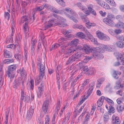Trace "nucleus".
I'll return each instance as SVG.
<instances>
[{
    "instance_id": "obj_1",
    "label": "nucleus",
    "mask_w": 124,
    "mask_h": 124,
    "mask_svg": "<svg viewBox=\"0 0 124 124\" xmlns=\"http://www.w3.org/2000/svg\"><path fill=\"white\" fill-rule=\"evenodd\" d=\"M53 15L58 20H57L53 19H50L48 21L47 25L45 26V30L50 27L53 24L55 25H59L60 27H64V23L66 22V19L55 14H53Z\"/></svg>"
},
{
    "instance_id": "obj_2",
    "label": "nucleus",
    "mask_w": 124,
    "mask_h": 124,
    "mask_svg": "<svg viewBox=\"0 0 124 124\" xmlns=\"http://www.w3.org/2000/svg\"><path fill=\"white\" fill-rule=\"evenodd\" d=\"M64 11L65 16L67 17L73 21L75 23H77L78 21L77 18L78 15L75 12L69 7H67L64 10Z\"/></svg>"
},
{
    "instance_id": "obj_3",
    "label": "nucleus",
    "mask_w": 124,
    "mask_h": 124,
    "mask_svg": "<svg viewBox=\"0 0 124 124\" xmlns=\"http://www.w3.org/2000/svg\"><path fill=\"white\" fill-rule=\"evenodd\" d=\"M40 67L39 72V76H36L35 78V84L36 85H38L43 78L44 75L45 67L44 64L39 65Z\"/></svg>"
},
{
    "instance_id": "obj_4",
    "label": "nucleus",
    "mask_w": 124,
    "mask_h": 124,
    "mask_svg": "<svg viewBox=\"0 0 124 124\" xmlns=\"http://www.w3.org/2000/svg\"><path fill=\"white\" fill-rule=\"evenodd\" d=\"M82 55V53L81 52L79 51H77L67 61L66 64H68L79 59L81 57Z\"/></svg>"
},
{
    "instance_id": "obj_5",
    "label": "nucleus",
    "mask_w": 124,
    "mask_h": 124,
    "mask_svg": "<svg viewBox=\"0 0 124 124\" xmlns=\"http://www.w3.org/2000/svg\"><path fill=\"white\" fill-rule=\"evenodd\" d=\"M97 37L100 39L105 41H108L110 39L108 36L104 34L101 32L97 31L96 32Z\"/></svg>"
},
{
    "instance_id": "obj_6",
    "label": "nucleus",
    "mask_w": 124,
    "mask_h": 124,
    "mask_svg": "<svg viewBox=\"0 0 124 124\" xmlns=\"http://www.w3.org/2000/svg\"><path fill=\"white\" fill-rule=\"evenodd\" d=\"M60 101H58L57 102V105L55 109V113L54 114L52 120V122L53 124H54L56 123L55 121V118L56 117V115L58 114V111L59 110L61 107Z\"/></svg>"
},
{
    "instance_id": "obj_7",
    "label": "nucleus",
    "mask_w": 124,
    "mask_h": 124,
    "mask_svg": "<svg viewBox=\"0 0 124 124\" xmlns=\"http://www.w3.org/2000/svg\"><path fill=\"white\" fill-rule=\"evenodd\" d=\"M34 108L33 106H31L27 112L26 116V119L28 120L31 119L34 113Z\"/></svg>"
},
{
    "instance_id": "obj_8",
    "label": "nucleus",
    "mask_w": 124,
    "mask_h": 124,
    "mask_svg": "<svg viewBox=\"0 0 124 124\" xmlns=\"http://www.w3.org/2000/svg\"><path fill=\"white\" fill-rule=\"evenodd\" d=\"M44 84L43 82H41L40 86L38 87L37 92V95L38 97L40 98L43 93Z\"/></svg>"
},
{
    "instance_id": "obj_9",
    "label": "nucleus",
    "mask_w": 124,
    "mask_h": 124,
    "mask_svg": "<svg viewBox=\"0 0 124 124\" xmlns=\"http://www.w3.org/2000/svg\"><path fill=\"white\" fill-rule=\"evenodd\" d=\"M77 49L75 48L74 46H71L70 48H67L65 53L66 57H68L71 54V53H74L75 51H76Z\"/></svg>"
},
{
    "instance_id": "obj_10",
    "label": "nucleus",
    "mask_w": 124,
    "mask_h": 124,
    "mask_svg": "<svg viewBox=\"0 0 124 124\" xmlns=\"http://www.w3.org/2000/svg\"><path fill=\"white\" fill-rule=\"evenodd\" d=\"M49 101L48 100L46 99L44 102L43 105L42 109L44 114H45L47 112L48 107L49 106Z\"/></svg>"
},
{
    "instance_id": "obj_11",
    "label": "nucleus",
    "mask_w": 124,
    "mask_h": 124,
    "mask_svg": "<svg viewBox=\"0 0 124 124\" xmlns=\"http://www.w3.org/2000/svg\"><path fill=\"white\" fill-rule=\"evenodd\" d=\"M21 100L22 101L24 100L25 102H28L29 101V97L26 93H24L23 91H22L21 93Z\"/></svg>"
},
{
    "instance_id": "obj_12",
    "label": "nucleus",
    "mask_w": 124,
    "mask_h": 124,
    "mask_svg": "<svg viewBox=\"0 0 124 124\" xmlns=\"http://www.w3.org/2000/svg\"><path fill=\"white\" fill-rule=\"evenodd\" d=\"M72 35L70 34H68L66 35V36L64 37L61 38L58 40V42L59 43H67V41L68 40L67 37L68 38L71 37Z\"/></svg>"
},
{
    "instance_id": "obj_13",
    "label": "nucleus",
    "mask_w": 124,
    "mask_h": 124,
    "mask_svg": "<svg viewBox=\"0 0 124 124\" xmlns=\"http://www.w3.org/2000/svg\"><path fill=\"white\" fill-rule=\"evenodd\" d=\"M23 29L25 36L27 37H28L29 34V29L28 25V23L27 22H25L23 25Z\"/></svg>"
},
{
    "instance_id": "obj_14",
    "label": "nucleus",
    "mask_w": 124,
    "mask_h": 124,
    "mask_svg": "<svg viewBox=\"0 0 124 124\" xmlns=\"http://www.w3.org/2000/svg\"><path fill=\"white\" fill-rule=\"evenodd\" d=\"M82 49L84 50L86 54H88L91 52H92L93 50V48H91L89 46L87 45H84Z\"/></svg>"
},
{
    "instance_id": "obj_15",
    "label": "nucleus",
    "mask_w": 124,
    "mask_h": 124,
    "mask_svg": "<svg viewBox=\"0 0 124 124\" xmlns=\"http://www.w3.org/2000/svg\"><path fill=\"white\" fill-rule=\"evenodd\" d=\"M115 55L116 56L117 59L118 60L120 59L121 60V62L124 64V53L121 54L119 52H116L115 53Z\"/></svg>"
},
{
    "instance_id": "obj_16",
    "label": "nucleus",
    "mask_w": 124,
    "mask_h": 124,
    "mask_svg": "<svg viewBox=\"0 0 124 124\" xmlns=\"http://www.w3.org/2000/svg\"><path fill=\"white\" fill-rule=\"evenodd\" d=\"M3 67V64H0V87H2L3 83L2 76L3 73V70L2 69Z\"/></svg>"
},
{
    "instance_id": "obj_17",
    "label": "nucleus",
    "mask_w": 124,
    "mask_h": 124,
    "mask_svg": "<svg viewBox=\"0 0 124 124\" xmlns=\"http://www.w3.org/2000/svg\"><path fill=\"white\" fill-rule=\"evenodd\" d=\"M103 21L104 23L109 26H112L114 25V22L110 19L105 18L103 19Z\"/></svg>"
},
{
    "instance_id": "obj_18",
    "label": "nucleus",
    "mask_w": 124,
    "mask_h": 124,
    "mask_svg": "<svg viewBox=\"0 0 124 124\" xmlns=\"http://www.w3.org/2000/svg\"><path fill=\"white\" fill-rule=\"evenodd\" d=\"M73 28L75 29H78L82 31H85L86 29L85 27L83 26V25L80 24H75L73 26Z\"/></svg>"
},
{
    "instance_id": "obj_19",
    "label": "nucleus",
    "mask_w": 124,
    "mask_h": 124,
    "mask_svg": "<svg viewBox=\"0 0 124 124\" xmlns=\"http://www.w3.org/2000/svg\"><path fill=\"white\" fill-rule=\"evenodd\" d=\"M112 122L113 124H120V121L118 117H116L114 115L112 117Z\"/></svg>"
},
{
    "instance_id": "obj_20",
    "label": "nucleus",
    "mask_w": 124,
    "mask_h": 124,
    "mask_svg": "<svg viewBox=\"0 0 124 124\" xmlns=\"http://www.w3.org/2000/svg\"><path fill=\"white\" fill-rule=\"evenodd\" d=\"M93 55L94 58L99 59H102L103 57L102 54L99 51L97 52L94 53Z\"/></svg>"
},
{
    "instance_id": "obj_21",
    "label": "nucleus",
    "mask_w": 124,
    "mask_h": 124,
    "mask_svg": "<svg viewBox=\"0 0 124 124\" xmlns=\"http://www.w3.org/2000/svg\"><path fill=\"white\" fill-rule=\"evenodd\" d=\"M21 81L20 79H16L14 81L13 84L14 88L16 89L20 85V83Z\"/></svg>"
},
{
    "instance_id": "obj_22",
    "label": "nucleus",
    "mask_w": 124,
    "mask_h": 124,
    "mask_svg": "<svg viewBox=\"0 0 124 124\" xmlns=\"http://www.w3.org/2000/svg\"><path fill=\"white\" fill-rule=\"evenodd\" d=\"M79 15L84 22H85L86 23H87L89 21L88 18L86 17L85 15L82 13H80Z\"/></svg>"
},
{
    "instance_id": "obj_23",
    "label": "nucleus",
    "mask_w": 124,
    "mask_h": 124,
    "mask_svg": "<svg viewBox=\"0 0 124 124\" xmlns=\"http://www.w3.org/2000/svg\"><path fill=\"white\" fill-rule=\"evenodd\" d=\"M113 46L112 45H104L103 48L106 51L111 52L113 50Z\"/></svg>"
},
{
    "instance_id": "obj_24",
    "label": "nucleus",
    "mask_w": 124,
    "mask_h": 124,
    "mask_svg": "<svg viewBox=\"0 0 124 124\" xmlns=\"http://www.w3.org/2000/svg\"><path fill=\"white\" fill-rule=\"evenodd\" d=\"M23 67L20 68L18 69L17 71V73H20V75L22 77H25L26 76V73Z\"/></svg>"
},
{
    "instance_id": "obj_25",
    "label": "nucleus",
    "mask_w": 124,
    "mask_h": 124,
    "mask_svg": "<svg viewBox=\"0 0 124 124\" xmlns=\"http://www.w3.org/2000/svg\"><path fill=\"white\" fill-rule=\"evenodd\" d=\"M94 82H92L90 84L89 86V88L88 91V94L90 95L92 93L95 85Z\"/></svg>"
},
{
    "instance_id": "obj_26",
    "label": "nucleus",
    "mask_w": 124,
    "mask_h": 124,
    "mask_svg": "<svg viewBox=\"0 0 124 124\" xmlns=\"http://www.w3.org/2000/svg\"><path fill=\"white\" fill-rule=\"evenodd\" d=\"M105 97L104 96H102L98 101L97 105L99 107L101 106L103 104Z\"/></svg>"
},
{
    "instance_id": "obj_27",
    "label": "nucleus",
    "mask_w": 124,
    "mask_h": 124,
    "mask_svg": "<svg viewBox=\"0 0 124 124\" xmlns=\"http://www.w3.org/2000/svg\"><path fill=\"white\" fill-rule=\"evenodd\" d=\"M7 74L8 77L10 79L13 78L14 76V72L8 70Z\"/></svg>"
},
{
    "instance_id": "obj_28",
    "label": "nucleus",
    "mask_w": 124,
    "mask_h": 124,
    "mask_svg": "<svg viewBox=\"0 0 124 124\" xmlns=\"http://www.w3.org/2000/svg\"><path fill=\"white\" fill-rule=\"evenodd\" d=\"M116 45L117 47L123 48L124 47V42L120 41H118L116 42Z\"/></svg>"
},
{
    "instance_id": "obj_29",
    "label": "nucleus",
    "mask_w": 124,
    "mask_h": 124,
    "mask_svg": "<svg viewBox=\"0 0 124 124\" xmlns=\"http://www.w3.org/2000/svg\"><path fill=\"white\" fill-rule=\"evenodd\" d=\"M89 70L87 74L90 75H93L96 73V70L93 68H91L89 69Z\"/></svg>"
},
{
    "instance_id": "obj_30",
    "label": "nucleus",
    "mask_w": 124,
    "mask_h": 124,
    "mask_svg": "<svg viewBox=\"0 0 124 124\" xmlns=\"http://www.w3.org/2000/svg\"><path fill=\"white\" fill-rule=\"evenodd\" d=\"M17 67L16 64H13L9 66L8 67V70L14 72V70L16 69Z\"/></svg>"
},
{
    "instance_id": "obj_31",
    "label": "nucleus",
    "mask_w": 124,
    "mask_h": 124,
    "mask_svg": "<svg viewBox=\"0 0 124 124\" xmlns=\"http://www.w3.org/2000/svg\"><path fill=\"white\" fill-rule=\"evenodd\" d=\"M76 37H78L80 38L84 39L85 37V35L84 33L81 32H77L76 35Z\"/></svg>"
},
{
    "instance_id": "obj_32",
    "label": "nucleus",
    "mask_w": 124,
    "mask_h": 124,
    "mask_svg": "<svg viewBox=\"0 0 124 124\" xmlns=\"http://www.w3.org/2000/svg\"><path fill=\"white\" fill-rule=\"evenodd\" d=\"M116 27L121 28H124V23L122 22H119L115 25Z\"/></svg>"
},
{
    "instance_id": "obj_33",
    "label": "nucleus",
    "mask_w": 124,
    "mask_h": 124,
    "mask_svg": "<svg viewBox=\"0 0 124 124\" xmlns=\"http://www.w3.org/2000/svg\"><path fill=\"white\" fill-rule=\"evenodd\" d=\"M124 108V105L123 104L117 105L116 109L118 112H121Z\"/></svg>"
},
{
    "instance_id": "obj_34",
    "label": "nucleus",
    "mask_w": 124,
    "mask_h": 124,
    "mask_svg": "<svg viewBox=\"0 0 124 124\" xmlns=\"http://www.w3.org/2000/svg\"><path fill=\"white\" fill-rule=\"evenodd\" d=\"M76 5L83 11H84L85 10V7H84L81 3L78 2L77 3Z\"/></svg>"
},
{
    "instance_id": "obj_35",
    "label": "nucleus",
    "mask_w": 124,
    "mask_h": 124,
    "mask_svg": "<svg viewBox=\"0 0 124 124\" xmlns=\"http://www.w3.org/2000/svg\"><path fill=\"white\" fill-rule=\"evenodd\" d=\"M4 56L6 58H9L11 57L12 56V54L9 51L7 50H6L5 51Z\"/></svg>"
},
{
    "instance_id": "obj_36",
    "label": "nucleus",
    "mask_w": 124,
    "mask_h": 124,
    "mask_svg": "<svg viewBox=\"0 0 124 124\" xmlns=\"http://www.w3.org/2000/svg\"><path fill=\"white\" fill-rule=\"evenodd\" d=\"M107 3L110 5L115 7L116 6V4L113 0H105Z\"/></svg>"
},
{
    "instance_id": "obj_37",
    "label": "nucleus",
    "mask_w": 124,
    "mask_h": 124,
    "mask_svg": "<svg viewBox=\"0 0 124 124\" xmlns=\"http://www.w3.org/2000/svg\"><path fill=\"white\" fill-rule=\"evenodd\" d=\"M46 4H44L42 6L36 8V9L37 10L40 11L43 9L44 8H46Z\"/></svg>"
},
{
    "instance_id": "obj_38",
    "label": "nucleus",
    "mask_w": 124,
    "mask_h": 124,
    "mask_svg": "<svg viewBox=\"0 0 124 124\" xmlns=\"http://www.w3.org/2000/svg\"><path fill=\"white\" fill-rule=\"evenodd\" d=\"M104 121L105 123L108 122L109 120V117L108 115L107 114H105L104 116Z\"/></svg>"
},
{
    "instance_id": "obj_39",
    "label": "nucleus",
    "mask_w": 124,
    "mask_h": 124,
    "mask_svg": "<svg viewBox=\"0 0 124 124\" xmlns=\"http://www.w3.org/2000/svg\"><path fill=\"white\" fill-rule=\"evenodd\" d=\"M121 74V72H120L117 73L116 71H113V76L114 78L116 79H117L118 78V77L117 75V74H118L120 75Z\"/></svg>"
},
{
    "instance_id": "obj_40",
    "label": "nucleus",
    "mask_w": 124,
    "mask_h": 124,
    "mask_svg": "<svg viewBox=\"0 0 124 124\" xmlns=\"http://www.w3.org/2000/svg\"><path fill=\"white\" fill-rule=\"evenodd\" d=\"M14 60L13 59H7L5 60L4 62V63L6 64H8L9 63L14 62Z\"/></svg>"
},
{
    "instance_id": "obj_41",
    "label": "nucleus",
    "mask_w": 124,
    "mask_h": 124,
    "mask_svg": "<svg viewBox=\"0 0 124 124\" xmlns=\"http://www.w3.org/2000/svg\"><path fill=\"white\" fill-rule=\"evenodd\" d=\"M45 124H49L50 123V119L48 115H47L45 117Z\"/></svg>"
},
{
    "instance_id": "obj_42",
    "label": "nucleus",
    "mask_w": 124,
    "mask_h": 124,
    "mask_svg": "<svg viewBox=\"0 0 124 124\" xmlns=\"http://www.w3.org/2000/svg\"><path fill=\"white\" fill-rule=\"evenodd\" d=\"M79 41L78 39H75L71 41V45H74L76 46L77 44L78 43Z\"/></svg>"
},
{
    "instance_id": "obj_43",
    "label": "nucleus",
    "mask_w": 124,
    "mask_h": 124,
    "mask_svg": "<svg viewBox=\"0 0 124 124\" xmlns=\"http://www.w3.org/2000/svg\"><path fill=\"white\" fill-rule=\"evenodd\" d=\"M61 45L60 44L55 43L52 45V48L50 49V50L57 48L59 47Z\"/></svg>"
},
{
    "instance_id": "obj_44",
    "label": "nucleus",
    "mask_w": 124,
    "mask_h": 124,
    "mask_svg": "<svg viewBox=\"0 0 124 124\" xmlns=\"http://www.w3.org/2000/svg\"><path fill=\"white\" fill-rule=\"evenodd\" d=\"M14 19H13L12 20V22L11 23V30H12V33L11 34V35L12 36H13V33L14 31H15V23H14L13 21Z\"/></svg>"
},
{
    "instance_id": "obj_45",
    "label": "nucleus",
    "mask_w": 124,
    "mask_h": 124,
    "mask_svg": "<svg viewBox=\"0 0 124 124\" xmlns=\"http://www.w3.org/2000/svg\"><path fill=\"white\" fill-rule=\"evenodd\" d=\"M109 109L108 110V112L109 113H113L115 111V110L113 107L110 105L109 106Z\"/></svg>"
},
{
    "instance_id": "obj_46",
    "label": "nucleus",
    "mask_w": 124,
    "mask_h": 124,
    "mask_svg": "<svg viewBox=\"0 0 124 124\" xmlns=\"http://www.w3.org/2000/svg\"><path fill=\"white\" fill-rule=\"evenodd\" d=\"M90 119L89 114H88L86 115L85 117V118L84 123L85 124H87L88 123V121Z\"/></svg>"
},
{
    "instance_id": "obj_47",
    "label": "nucleus",
    "mask_w": 124,
    "mask_h": 124,
    "mask_svg": "<svg viewBox=\"0 0 124 124\" xmlns=\"http://www.w3.org/2000/svg\"><path fill=\"white\" fill-rule=\"evenodd\" d=\"M37 41L35 39H32L31 40V47L35 48V44L36 43Z\"/></svg>"
},
{
    "instance_id": "obj_48",
    "label": "nucleus",
    "mask_w": 124,
    "mask_h": 124,
    "mask_svg": "<svg viewBox=\"0 0 124 124\" xmlns=\"http://www.w3.org/2000/svg\"><path fill=\"white\" fill-rule=\"evenodd\" d=\"M104 79L102 80V79H100V80H98L96 84L97 87L99 88L100 87L101 84L102 82L103 81H104Z\"/></svg>"
},
{
    "instance_id": "obj_49",
    "label": "nucleus",
    "mask_w": 124,
    "mask_h": 124,
    "mask_svg": "<svg viewBox=\"0 0 124 124\" xmlns=\"http://www.w3.org/2000/svg\"><path fill=\"white\" fill-rule=\"evenodd\" d=\"M61 44H62L61 45V47L62 48L61 50V53L64 52L65 51V50L66 49V47L65 44L67 43H62Z\"/></svg>"
},
{
    "instance_id": "obj_50",
    "label": "nucleus",
    "mask_w": 124,
    "mask_h": 124,
    "mask_svg": "<svg viewBox=\"0 0 124 124\" xmlns=\"http://www.w3.org/2000/svg\"><path fill=\"white\" fill-rule=\"evenodd\" d=\"M52 11L56 13L60 14H62V10H58L57 9L54 8H52Z\"/></svg>"
},
{
    "instance_id": "obj_51",
    "label": "nucleus",
    "mask_w": 124,
    "mask_h": 124,
    "mask_svg": "<svg viewBox=\"0 0 124 124\" xmlns=\"http://www.w3.org/2000/svg\"><path fill=\"white\" fill-rule=\"evenodd\" d=\"M56 2L60 5H61L63 7H64L65 6V3L64 1L63 0L62 1L61 0H55Z\"/></svg>"
},
{
    "instance_id": "obj_52",
    "label": "nucleus",
    "mask_w": 124,
    "mask_h": 124,
    "mask_svg": "<svg viewBox=\"0 0 124 124\" xmlns=\"http://www.w3.org/2000/svg\"><path fill=\"white\" fill-rule=\"evenodd\" d=\"M28 19L27 18V16H23L22 17L21 19V23H23L24 22L26 21Z\"/></svg>"
},
{
    "instance_id": "obj_53",
    "label": "nucleus",
    "mask_w": 124,
    "mask_h": 124,
    "mask_svg": "<svg viewBox=\"0 0 124 124\" xmlns=\"http://www.w3.org/2000/svg\"><path fill=\"white\" fill-rule=\"evenodd\" d=\"M9 111L8 110L6 112V120L5 121V124H7L8 120V117L9 115Z\"/></svg>"
},
{
    "instance_id": "obj_54",
    "label": "nucleus",
    "mask_w": 124,
    "mask_h": 124,
    "mask_svg": "<svg viewBox=\"0 0 124 124\" xmlns=\"http://www.w3.org/2000/svg\"><path fill=\"white\" fill-rule=\"evenodd\" d=\"M124 100V97H121L119 98H118L116 100L118 104H120L122 102V101Z\"/></svg>"
},
{
    "instance_id": "obj_55",
    "label": "nucleus",
    "mask_w": 124,
    "mask_h": 124,
    "mask_svg": "<svg viewBox=\"0 0 124 124\" xmlns=\"http://www.w3.org/2000/svg\"><path fill=\"white\" fill-rule=\"evenodd\" d=\"M34 80L32 79H31L30 80L29 85H30V86L31 89L33 90L34 88Z\"/></svg>"
},
{
    "instance_id": "obj_56",
    "label": "nucleus",
    "mask_w": 124,
    "mask_h": 124,
    "mask_svg": "<svg viewBox=\"0 0 124 124\" xmlns=\"http://www.w3.org/2000/svg\"><path fill=\"white\" fill-rule=\"evenodd\" d=\"M89 83V79H86L84 80L83 83L82 84V86L84 87Z\"/></svg>"
},
{
    "instance_id": "obj_57",
    "label": "nucleus",
    "mask_w": 124,
    "mask_h": 124,
    "mask_svg": "<svg viewBox=\"0 0 124 124\" xmlns=\"http://www.w3.org/2000/svg\"><path fill=\"white\" fill-rule=\"evenodd\" d=\"M92 57H86L83 60V63L84 64V63H86L90 59H91Z\"/></svg>"
},
{
    "instance_id": "obj_58",
    "label": "nucleus",
    "mask_w": 124,
    "mask_h": 124,
    "mask_svg": "<svg viewBox=\"0 0 124 124\" xmlns=\"http://www.w3.org/2000/svg\"><path fill=\"white\" fill-rule=\"evenodd\" d=\"M4 16L6 19L8 20L9 19L10 15L8 12H5L4 13Z\"/></svg>"
},
{
    "instance_id": "obj_59",
    "label": "nucleus",
    "mask_w": 124,
    "mask_h": 124,
    "mask_svg": "<svg viewBox=\"0 0 124 124\" xmlns=\"http://www.w3.org/2000/svg\"><path fill=\"white\" fill-rule=\"evenodd\" d=\"M120 83L119 82H117L116 83V85L114 86V88L116 89H117L120 87Z\"/></svg>"
},
{
    "instance_id": "obj_60",
    "label": "nucleus",
    "mask_w": 124,
    "mask_h": 124,
    "mask_svg": "<svg viewBox=\"0 0 124 124\" xmlns=\"http://www.w3.org/2000/svg\"><path fill=\"white\" fill-rule=\"evenodd\" d=\"M37 120L38 122V123L39 124H42L43 123L42 121L41 118L40 117H38L37 119Z\"/></svg>"
},
{
    "instance_id": "obj_61",
    "label": "nucleus",
    "mask_w": 124,
    "mask_h": 124,
    "mask_svg": "<svg viewBox=\"0 0 124 124\" xmlns=\"http://www.w3.org/2000/svg\"><path fill=\"white\" fill-rule=\"evenodd\" d=\"M106 18L110 19L112 20V19L114 18V15L110 13L108 14L107 17Z\"/></svg>"
},
{
    "instance_id": "obj_62",
    "label": "nucleus",
    "mask_w": 124,
    "mask_h": 124,
    "mask_svg": "<svg viewBox=\"0 0 124 124\" xmlns=\"http://www.w3.org/2000/svg\"><path fill=\"white\" fill-rule=\"evenodd\" d=\"M86 27L89 29L90 28L91 26H93L92 24L89 22V21L87 23H86Z\"/></svg>"
},
{
    "instance_id": "obj_63",
    "label": "nucleus",
    "mask_w": 124,
    "mask_h": 124,
    "mask_svg": "<svg viewBox=\"0 0 124 124\" xmlns=\"http://www.w3.org/2000/svg\"><path fill=\"white\" fill-rule=\"evenodd\" d=\"M96 107L94 106H92L91 109V110L90 113V114L91 115H92Z\"/></svg>"
},
{
    "instance_id": "obj_64",
    "label": "nucleus",
    "mask_w": 124,
    "mask_h": 124,
    "mask_svg": "<svg viewBox=\"0 0 124 124\" xmlns=\"http://www.w3.org/2000/svg\"><path fill=\"white\" fill-rule=\"evenodd\" d=\"M109 33L112 35H113L115 34V30L112 29H109L108 30Z\"/></svg>"
}]
</instances>
